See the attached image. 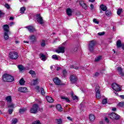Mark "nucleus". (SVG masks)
<instances>
[{"label":"nucleus","instance_id":"nucleus-1","mask_svg":"<svg viewBox=\"0 0 124 124\" xmlns=\"http://www.w3.org/2000/svg\"><path fill=\"white\" fill-rule=\"evenodd\" d=\"M3 80L4 82H13L14 78L10 74H4L2 76Z\"/></svg>","mask_w":124,"mask_h":124},{"label":"nucleus","instance_id":"nucleus-2","mask_svg":"<svg viewBox=\"0 0 124 124\" xmlns=\"http://www.w3.org/2000/svg\"><path fill=\"white\" fill-rule=\"evenodd\" d=\"M9 57L11 60H17L19 58V54L16 51H12L9 53Z\"/></svg>","mask_w":124,"mask_h":124},{"label":"nucleus","instance_id":"nucleus-3","mask_svg":"<svg viewBox=\"0 0 124 124\" xmlns=\"http://www.w3.org/2000/svg\"><path fill=\"white\" fill-rule=\"evenodd\" d=\"M96 45V42L94 40L91 41L89 44V50L90 52H93L94 50V46Z\"/></svg>","mask_w":124,"mask_h":124},{"label":"nucleus","instance_id":"nucleus-4","mask_svg":"<svg viewBox=\"0 0 124 124\" xmlns=\"http://www.w3.org/2000/svg\"><path fill=\"white\" fill-rule=\"evenodd\" d=\"M108 118L111 119V120H116V121L120 119V115L118 114L112 112L108 114Z\"/></svg>","mask_w":124,"mask_h":124},{"label":"nucleus","instance_id":"nucleus-5","mask_svg":"<svg viewBox=\"0 0 124 124\" xmlns=\"http://www.w3.org/2000/svg\"><path fill=\"white\" fill-rule=\"evenodd\" d=\"M39 109V106L37 104H34L33 105L32 108L30 109V112L32 114H36Z\"/></svg>","mask_w":124,"mask_h":124},{"label":"nucleus","instance_id":"nucleus-6","mask_svg":"<svg viewBox=\"0 0 124 124\" xmlns=\"http://www.w3.org/2000/svg\"><path fill=\"white\" fill-rule=\"evenodd\" d=\"M112 88L115 92H121L122 91V88L119 85V84L114 83L112 84Z\"/></svg>","mask_w":124,"mask_h":124},{"label":"nucleus","instance_id":"nucleus-7","mask_svg":"<svg viewBox=\"0 0 124 124\" xmlns=\"http://www.w3.org/2000/svg\"><path fill=\"white\" fill-rule=\"evenodd\" d=\"M100 87L99 86L97 85L95 87V91L96 92V97L98 99H99L101 97V94H100V90H99Z\"/></svg>","mask_w":124,"mask_h":124},{"label":"nucleus","instance_id":"nucleus-8","mask_svg":"<svg viewBox=\"0 0 124 124\" xmlns=\"http://www.w3.org/2000/svg\"><path fill=\"white\" fill-rule=\"evenodd\" d=\"M36 21L39 24H40V25L44 24V20H43V18H42V17H41L40 14L36 15Z\"/></svg>","mask_w":124,"mask_h":124},{"label":"nucleus","instance_id":"nucleus-9","mask_svg":"<svg viewBox=\"0 0 124 124\" xmlns=\"http://www.w3.org/2000/svg\"><path fill=\"white\" fill-rule=\"evenodd\" d=\"M70 80L72 84H75V83H77V77L75 75H71L70 77Z\"/></svg>","mask_w":124,"mask_h":124},{"label":"nucleus","instance_id":"nucleus-10","mask_svg":"<svg viewBox=\"0 0 124 124\" xmlns=\"http://www.w3.org/2000/svg\"><path fill=\"white\" fill-rule=\"evenodd\" d=\"M26 29L28 30L30 32H33L35 31V28L32 25L27 26L25 27Z\"/></svg>","mask_w":124,"mask_h":124},{"label":"nucleus","instance_id":"nucleus-11","mask_svg":"<svg viewBox=\"0 0 124 124\" xmlns=\"http://www.w3.org/2000/svg\"><path fill=\"white\" fill-rule=\"evenodd\" d=\"M79 5L85 10L88 9V6H87V4H86V3H85V2H84V1L83 0L79 1Z\"/></svg>","mask_w":124,"mask_h":124},{"label":"nucleus","instance_id":"nucleus-12","mask_svg":"<svg viewBox=\"0 0 124 124\" xmlns=\"http://www.w3.org/2000/svg\"><path fill=\"white\" fill-rule=\"evenodd\" d=\"M18 92L20 93H27L28 92V88L27 87H20L18 88Z\"/></svg>","mask_w":124,"mask_h":124},{"label":"nucleus","instance_id":"nucleus-13","mask_svg":"<svg viewBox=\"0 0 124 124\" xmlns=\"http://www.w3.org/2000/svg\"><path fill=\"white\" fill-rule=\"evenodd\" d=\"M55 51L56 52V53H58V54H60V53H63L65 52L64 47L63 46L59 47L58 49L56 50Z\"/></svg>","mask_w":124,"mask_h":124},{"label":"nucleus","instance_id":"nucleus-14","mask_svg":"<svg viewBox=\"0 0 124 124\" xmlns=\"http://www.w3.org/2000/svg\"><path fill=\"white\" fill-rule=\"evenodd\" d=\"M117 71L119 73L121 76H124V70L121 67H118L116 69Z\"/></svg>","mask_w":124,"mask_h":124},{"label":"nucleus","instance_id":"nucleus-15","mask_svg":"<svg viewBox=\"0 0 124 124\" xmlns=\"http://www.w3.org/2000/svg\"><path fill=\"white\" fill-rule=\"evenodd\" d=\"M4 32H9V25L5 24L2 26Z\"/></svg>","mask_w":124,"mask_h":124},{"label":"nucleus","instance_id":"nucleus-16","mask_svg":"<svg viewBox=\"0 0 124 124\" xmlns=\"http://www.w3.org/2000/svg\"><path fill=\"white\" fill-rule=\"evenodd\" d=\"M53 80V82H54V83L55 85H61V81L59 79V78L57 77L55 78H54Z\"/></svg>","mask_w":124,"mask_h":124},{"label":"nucleus","instance_id":"nucleus-17","mask_svg":"<svg viewBox=\"0 0 124 124\" xmlns=\"http://www.w3.org/2000/svg\"><path fill=\"white\" fill-rule=\"evenodd\" d=\"M30 84L31 86H35V85H37V84H38V78L33 79L31 81Z\"/></svg>","mask_w":124,"mask_h":124},{"label":"nucleus","instance_id":"nucleus-18","mask_svg":"<svg viewBox=\"0 0 124 124\" xmlns=\"http://www.w3.org/2000/svg\"><path fill=\"white\" fill-rule=\"evenodd\" d=\"M30 40L31 43H34L36 41V37L34 35H32L30 37Z\"/></svg>","mask_w":124,"mask_h":124},{"label":"nucleus","instance_id":"nucleus-19","mask_svg":"<svg viewBox=\"0 0 124 124\" xmlns=\"http://www.w3.org/2000/svg\"><path fill=\"white\" fill-rule=\"evenodd\" d=\"M56 108L58 111H59V112H62V111H63V108H62V106L60 104L56 105Z\"/></svg>","mask_w":124,"mask_h":124},{"label":"nucleus","instance_id":"nucleus-20","mask_svg":"<svg viewBox=\"0 0 124 124\" xmlns=\"http://www.w3.org/2000/svg\"><path fill=\"white\" fill-rule=\"evenodd\" d=\"M89 120L91 123L95 120V117L93 114L89 115Z\"/></svg>","mask_w":124,"mask_h":124},{"label":"nucleus","instance_id":"nucleus-21","mask_svg":"<svg viewBox=\"0 0 124 124\" xmlns=\"http://www.w3.org/2000/svg\"><path fill=\"white\" fill-rule=\"evenodd\" d=\"M40 58L42 59V61H43V62H45V61H46V60L47 59V58H46V55H44L43 53H40Z\"/></svg>","mask_w":124,"mask_h":124},{"label":"nucleus","instance_id":"nucleus-22","mask_svg":"<svg viewBox=\"0 0 124 124\" xmlns=\"http://www.w3.org/2000/svg\"><path fill=\"white\" fill-rule=\"evenodd\" d=\"M105 14L107 17H111L112 16V12L109 10L106 11Z\"/></svg>","mask_w":124,"mask_h":124},{"label":"nucleus","instance_id":"nucleus-23","mask_svg":"<svg viewBox=\"0 0 124 124\" xmlns=\"http://www.w3.org/2000/svg\"><path fill=\"white\" fill-rule=\"evenodd\" d=\"M46 100L48 101V102H49L50 103H52V102H54V99H53V98L49 96H46Z\"/></svg>","mask_w":124,"mask_h":124},{"label":"nucleus","instance_id":"nucleus-24","mask_svg":"<svg viewBox=\"0 0 124 124\" xmlns=\"http://www.w3.org/2000/svg\"><path fill=\"white\" fill-rule=\"evenodd\" d=\"M29 73H30L31 75V77H33V78H35V76L36 74H35V72L32 70H31Z\"/></svg>","mask_w":124,"mask_h":124},{"label":"nucleus","instance_id":"nucleus-25","mask_svg":"<svg viewBox=\"0 0 124 124\" xmlns=\"http://www.w3.org/2000/svg\"><path fill=\"white\" fill-rule=\"evenodd\" d=\"M27 108H23L19 109V113L20 114H24L25 112H27Z\"/></svg>","mask_w":124,"mask_h":124},{"label":"nucleus","instance_id":"nucleus-26","mask_svg":"<svg viewBox=\"0 0 124 124\" xmlns=\"http://www.w3.org/2000/svg\"><path fill=\"white\" fill-rule=\"evenodd\" d=\"M116 46H117V48H120V47H122L123 46V44H122V42L121 41V40H119L117 41Z\"/></svg>","mask_w":124,"mask_h":124},{"label":"nucleus","instance_id":"nucleus-27","mask_svg":"<svg viewBox=\"0 0 124 124\" xmlns=\"http://www.w3.org/2000/svg\"><path fill=\"white\" fill-rule=\"evenodd\" d=\"M66 13L68 16H71V15H72V11L71 10V9H67Z\"/></svg>","mask_w":124,"mask_h":124},{"label":"nucleus","instance_id":"nucleus-28","mask_svg":"<svg viewBox=\"0 0 124 124\" xmlns=\"http://www.w3.org/2000/svg\"><path fill=\"white\" fill-rule=\"evenodd\" d=\"M9 32H4V38L5 40H8L9 38V36L8 35V33Z\"/></svg>","mask_w":124,"mask_h":124},{"label":"nucleus","instance_id":"nucleus-29","mask_svg":"<svg viewBox=\"0 0 124 124\" xmlns=\"http://www.w3.org/2000/svg\"><path fill=\"white\" fill-rule=\"evenodd\" d=\"M100 7L102 11H106L107 10V7L103 4L101 5Z\"/></svg>","mask_w":124,"mask_h":124},{"label":"nucleus","instance_id":"nucleus-30","mask_svg":"<svg viewBox=\"0 0 124 124\" xmlns=\"http://www.w3.org/2000/svg\"><path fill=\"white\" fill-rule=\"evenodd\" d=\"M70 68H72L73 69H76V70H78L80 69V68H81V67L75 66L74 65H71L70 66Z\"/></svg>","mask_w":124,"mask_h":124},{"label":"nucleus","instance_id":"nucleus-31","mask_svg":"<svg viewBox=\"0 0 124 124\" xmlns=\"http://www.w3.org/2000/svg\"><path fill=\"white\" fill-rule=\"evenodd\" d=\"M17 67L19 70V71H23V70H25V67L23 65H18Z\"/></svg>","mask_w":124,"mask_h":124},{"label":"nucleus","instance_id":"nucleus-32","mask_svg":"<svg viewBox=\"0 0 124 124\" xmlns=\"http://www.w3.org/2000/svg\"><path fill=\"white\" fill-rule=\"evenodd\" d=\"M56 123L58 124H62V119H56Z\"/></svg>","mask_w":124,"mask_h":124},{"label":"nucleus","instance_id":"nucleus-33","mask_svg":"<svg viewBox=\"0 0 124 124\" xmlns=\"http://www.w3.org/2000/svg\"><path fill=\"white\" fill-rule=\"evenodd\" d=\"M19 84L21 86H24V85H25V80L23 78H21V79H20L19 80Z\"/></svg>","mask_w":124,"mask_h":124},{"label":"nucleus","instance_id":"nucleus-34","mask_svg":"<svg viewBox=\"0 0 124 124\" xmlns=\"http://www.w3.org/2000/svg\"><path fill=\"white\" fill-rule=\"evenodd\" d=\"M61 98L63 100H65V101H66V102H70V100H69V99L66 97L65 96H62Z\"/></svg>","mask_w":124,"mask_h":124},{"label":"nucleus","instance_id":"nucleus-35","mask_svg":"<svg viewBox=\"0 0 124 124\" xmlns=\"http://www.w3.org/2000/svg\"><path fill=\"white\" fill-rule=\"evenodd\" d=\"M20 13H22V14H24V13H25V11H26V7H22L20 8Z\"/></svg>","mask_w":124,"mask_h":124},{"label":"nucleus","instance_id":"nucleus-36","mask_svg":"<svg viewBox=\"0 0 124 124\" xmlns=\"http://www.w3.org/2000/svg\"><path fill=\"white\" fill-rule=\"evenodd\" d=\"M5 99H6V101H7V102H11V101L12 100L11 96H7L6 97Z\"/></svg>","mask_w":124,"mask_h":124},{"label":"nucleus","instance_id":"nucleus-37","mask_svg":"<svg viewBox=\"0 0 124 124\" xmlns=\"http://www.w3.org/2000/svg\"><path fill=\"white\" fill-rule=\"evenodd\" d=\"M71 96L72 99L74 100H75V99H78V97L75 95V94H74L73 93H71Z\"/></svg>","mask_w":124,"mask_h":124},{"label":"nucleus","instance_id":"nucleus-38","mask_svg":"<svg viewBox=\"0 0 124 124\" xmlns=\"http://www.w3.org/2000/svg\"><path fill=\"white\" fill-rule=\"evenodd\" d=\"M52 59L53 60H55L56 61H59V57H58V55H53L52 56Z\"/></svg>","mask_w":124,"mask_h":124},{"label":"nucleus","instance_id":"nucleus-39","mask_svg":"<svg viewBox=\"0 0 124 124\" xmlns=\"http://www.w3.org/2000/svg\"><path fill=\"white\" fill-rule=\"evenodd\" d=\"M17 123H18V119H17L16 118H14L12 120V124H17Z\"/></svg>","mask_w":124,"mask_h":124},{"label":"nucleus","instance_id":"nucleus-40","mask_svg":"<svg viewBox=\"0 0 124 124\" xmlns=\"http://www.w3.org/2000/svg\"><path fill=\"white\" fill-rule=\"evenodd\" d=\"M45 45H46L45 40H43L41 43V46H42V47H45Z\"/></svg>","mask_w":124,"mask_h":124},{"label":"nucleus","instance_id":"nucleus-41","mask_svg":"<svg viewBox=\"0 0 124 124\" xmlns=\"http://www.w3.org/2000/svg\"><path fill=\"white\" fill-rule=\"evenodd\" d=\"M122 11H123V9H118L117 10V15H121V13H122Z\"/></svg>","mask_w":124,"mask_h":124},{"label":"nucleus","instance_id":"nucleus-42","mask_svg":"<svg viewBox=\"0 0 124 124\" xmlns=\"http://www.w3.org/2000/svg\"><path fill=\"white\" fill-rule=\"evenodd\" d=\"M118 105L119 107H123L124 106V102H120Z\"/></svg>","mask_w":124,"mask_h":124},{"label":"nucleus","instance_id":"nucleus-43","mask_svg":"<svg viewBox=\"0 0 124 124\" xmlns=\"http://www.w3.org/2000/svg\"><path fill=\"white\" fill-rule=\"evenodd\" d=\"M101 59V56H98L95 59V62H99Z\"/></svg>","mask_w":124,"mask_h":124},{"label":"nucleus","instance_id":"nucleus-44","mask_svg":"<svg viewBox=\"0 0 124 124\" xmlns=\"http://www.w3.org/2000/svg\"><path fill=\"white\" fill-rule=\"evenodd\" d=\"M102 104H106L107 103V99L105 98L102 101Z\"/></svg>","mask_w":124,"mask_h":124},{"label":"nucleus","instance_id":"nucleus-45","mask_svg":"<svg viewBox=\"0 0 124 124\" xmlns=\"http://www.w3.org/2000/svg\"><path fill=\"white\" fill-rule=\"evenodd\" d=\"M32 124H41V123H40V121H39V120H37L36 121H34Z\"/></svg>","mask_w":124,"mask_h":124},{"label":"nucleus","instance_id":"nucleus-46","mask_svg":"<svg viewBox=\"0 0 124 124\" xmlns=\"http://www.w3.org/2000/svg\"><path fill=\"white\" fill-rule=\"evenodd\" d=\"M41 93L42 95H44L45 94V92L44 91V89L41 88Z\"/></svg>","mask_w":124,"mask_h":124},{"label":"nucleus","instance_id":"nucleus-47","mask_svg":"<svg viewBox=\"0 0 124 124\" xmlns=\"http://www.w3.org/2000/svg\"><path fill=\"white\" fill-rule=\"evenodd\" d=\"M93 23H95V24H97V25H98V24H99V22L95 18H94L93 19Z\"/></svg>","mask_w":124,"mask_h":124},{"label":"nucleus","instance_id":"nucleus-48","mask_svg":"<svg viewBox=\"0 0 124 124\" xmlns=\"http://www.w3.org/2000/svg\"><path fill=\"white\" fill-rule=\"evenodd\" d=\"M12 112H13V108L9 109L8 112L10 115H11V114H12Z\"/></svg>","mask_w":124,"mask_h":124},{"label":"nucleus","instance_id":"nucleus-49","mask_svg":"<svg viewBox=\"0 0 124 124\" xmlns=\"http://www.w3.org/2000/svg\"><path fill=\"white\" fill-rule=\"evenodd\" d=\"M5 7H6L7 9H9L10 8V5L8 4H5Z\"/></svg>","mask_w":124,"mask_h":124},{"label":"nucleus","instance_id":"nucleus-50","mask_svg":"<svg viewBox=\"0 0 124 124\" xmlns=\"http://www.w3.org/2000/svg\"><path fill=\"white\" fill-rule=\"evenodd\" d=\"M8 108H12L13 109L14 108V105L13 104L9 105L8 106Z\"/></svg>","mask_w":124,"mask_h":124},{"label":"nucleus","instance_id":"nucleus-51","mask_svg":"<svg viewBox=\"0 0 124 124\" xmlns=\"http://www.w3.org/2000/svg\"><path fill=\"white\" fill-rule=\"evenodd\" d=\"M105 33V32H99V33H98V35H100V36L104 35Z\"/></svg>","mask_w":124,"mask_h":124},{"label":"nucleus","instance_id":"nucleus-52","mask_svg":"<svg viewBox=\"0 0 124 124\" xmlns=\"http://www.w3.org/2000/svg\"><path fill=\"white\" fill-rule=\"evenodd\" d=\"M35 89L37 90V93H39V91L40 90V88L39 87V86H37L35 87Z\"/></svg>","mask_w":124,"mask_h":124},{"label":"nucleus","instance_id":"nucleus-53","mask_svg":"<svg viewBox=\"0 0 124 124\" xmlns=\"http://www.w3.org/2000/svg\"><path fill=\"white\" fill-rule=\"evenodd\" d=\"M66 70H63V75H64V76H65V75H66Z\"/></svg>","mask_w":124,"mask_h":124},{"label":"nucleus","instance_id":"nucleus-54","mask_svg":"<svg viewBox=\"0 0 124 124\" xmlns=\"http://www.w3.org/2000/svg\"><path fill=\"white\" fill-rule=\"evenodd\" d=\"M67 119L69 120V121H71V122H72L73 120L72 118H71V117L70 116H68L67 117Z\"/></svg>","mask_w":124,"mask_h":124},{"label":"nucleus","instance_id":"nucleus-55","mask_svg":"<svg viewBox=\"0 0 124 124\" xmlns=\"http://www.w3.org/2000/svg\"><path fill=\"white\" fill-rule=\"evenodd\" d=\"M14 25H15V23L14 22H11L9 23V25L10 27H12V26H14Z\"/></svg>","mask_w":124,"mask_h":124},{"label":"nucleus","instance_id":"nucleus-56","mask_svg":"<svg viewBox=\"0 0 124 124\" xmlns=\"http://www.w3.org/2000/svg\"><path fill=\"white\" fill-rule=\"evenodd\" d=\"M98 75H99V73H98V72H96L94 74V76H95V77H97V76H98Z\"/></svg>","mask_w":124,"mask_h":124},{"label":"nucleus","instance_id":"nucleus-57","mask_svg":"<svg viewBox=\"0 0 124 124\" xmlns=\"http://www.w3.org/2000/svg\"><path fill=\"white\" fill-rule=\"evenodd\" d=\"M105 120L106 122V123H107L108 124V123H109V120H108V118L106 117L105 118Z\"/></svg>","mask_w":124,"mask_h":124},{"label":"nucleus","instance_id":"nucleus-58","mask_svg":"<svg viewBox=\"0 0 124 124\" xmlns=\"http://www.w3.org/2000/svg\"><path fill=\"white\" fill-rule=\"evenodd\" d=\"M61 69V67H57V68L56 70H57V71H60Z\"/></svg>","mask_w":124,"mask_h":124},{"label":"nucleus","instance_id":"nucleus-59","mask_svg":"<svg viewBox=\"0 0 124 124\" xmlns=\"http://www.w3.org/2000/svg\"><path fill=\"white\" fill-rule=\"evenodd\" d=\"M3 15V13L1 12V11H0V17H1Z\"/></svg>","mask_w":124,"mask_h":124},{"label":"nucleus","instance_id":"nucleus-60","mask_svg":"<svg viewBox=\"0 0 124 124\" xmlns=\"http://www.w3.org/2000/svg\"><path fill=\"white\" fill-rule=\"evenodd\" d=\"M90 7L92 9H93V4H91L90 5Z\"/></svg>","mask_w":124,"mask_h":124},{"label":"nucleus","instance_id":"nucleus-61","mask_svg":"<svg viewBox=\"0 0 124 124\" xmlns=\"http://www.w3.org/2000/svg\"><path fill=\"white\" fill-rule=\"evenodd\" d=\"M9 20H14V17L13 16H11L9 18Z\"/></svg>","mask_w":124,"mask_h":124},{"label":"nucleus","instance_id":"nucleus-62","mask_svg":"<svg viewBox=\"0 0 124 124\" xmlns=\"http://www.w3.org/2000/svg\"><path fill=\"white\" fill-rule=\"evenodd\" d=\"M78 50V47H75L74 51V52H76Z\"/></svg>","mask_w":124,"mask_h":124},{"label":"nucleus","instance_id":"nucleus-63","mask_svg":"<svg viewBox=\"0 0 124 124\" xmlns=\"http://www.w3.org/2000/svg\"><path fill=\"white\" fill-rule=\"evenodd\" d=\"M121 98H122V99H124V95H121L120 96Z\"/></svg>","mask_w":124,"mask_h":124},{"label":"nucleus","instance_id":"nucleus-64","mask_svg":"<svg viewBox=\"0 0 124 124\" xmlns=\"http://www.w3.org/2000/svg\"><path fill=\"white\" fill-rule=\"evenodd\" d=\"M122 48L123 50H124V44H123Z\"/></svg>","mask_w":124,"mask_h":124}]
</instances>
